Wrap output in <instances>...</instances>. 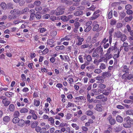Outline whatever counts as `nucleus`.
I'll return each mask as SVG.
<instances>
[{"mask_svg":"<svg viewBox=\"0 0 133 133\" xmlns=\"http://www.w3.org/2000/svg\"><path fill=\"white\" fill-rule=\"evenodd\" d=\"M99 27V25L98 24H96L95 25L93 29V30L94 31H95L98 30Z\"/></svg>","mask_w":133,"mask_h":133,"instance_id":"obj_35","label":"nucleus"},{"mask_svg":"<svg viewBox=\"0 0 133 133\" xmlns=\"http://www.w3.org/2000/svg\"><path fill=\"white\" fill-rule=\"evenodd\" d=\"M92 56L93 57H96L97 58H98L99 57V55L98 54V53L95 49L92 54Z\"/></svg>","mask_w":133,"mask_h":133,"instance_id":"obj_10","label":"nucleus"},{"mask_svg":"<svg viewBox=\"0 0 133 133\" xmlns=\"http://www.w3.org/2000/svg\"><path fill=\"white\" fill-rule=\"evenodd\" d=\"M61 19L64 22H66L68 21L66 16H62L61 17Z\"/></svg>","mask_w":133,"mask_h":133,"instance_id":"obj_41","label":"nucleus"},{"mask_svg":"<svg viewBox=\"0 0 133 133\" xmlns=\"http://www.w3.org/2000/svg\"><path fill=\"white\" fill-rule=\"evenodd\" d=\"M115 34L116 37L118 38H120L123 34L120 31H118L115 32Z\"/></svg>","mask_w":133,"mask_h":133,"instance_id":"obj_17","label":"nucleus"},{"mask_svg":"<svg viewBox=\"0 0 133 133\" xmlns=\"http://www.w3.org/2000/svg\"><path fill=\"white\" fill-rule=\"evenodd\" d=\"M120 38H121V40L122 42L124 41L127 39V38L126 36L124 34H123Z\"/></svg>","mask_w":133,"mask_h":133,"instance_id":"obj_34","label":"nucleus"},{"mask_svg":"<svg viewBox=\"0 0 133 133\" xmlns=\"http://www.w3.org/2000/svg\"><path fill=\"white\" fill-rule=\"evenodd\" d=\"M41 14L39 12H37L35 14V16L37 19H39L41 18L42 16Z\"/></svg>","mask_w":133,"mask_h":133,"instance_id":"obj_19","label":"nucleus"},{"mask_svg":"<svg viewBox=\"0 0 133 133\" xmlns=\"http://www.w3.org/2000/svg\"><path fill=\"white\" fill-rule=\"evenodd\" d=\"M93 114V113L92 111L88 110L86 112V114L88 115L89 116H91Z\"/></svg>","mask_w":133,"mask_h":133,"instance_id":"obj_53","label":"nucleus"},{"mask_svg":"<svg viewBox=\"0 0 133 133\" xmlns=\"http://www.w3.org/2000/svg\"><path fill=\"white\" fill-rule=\"evenodd\" d=\"M94 72L95 73L99 74L101 73L102 72V71L100 69H97L95 70Z\"/></svg>","mask_w":133,"mask_h":133,"instance_id":"obj_50","label":"nucleus"},{"mask_svg":"<svg viewBox=\"0 0 133 133\" xmlns=\"http://www.w3.org/2000/svg\"><path fill=\"white\" fill-rule=\"evenodd\" d=\"M99 12L98 10L95 12L92 16L90 18V20H93L97 18L99 16V15L98 14Z\"/></svg>","mask_w":133,"mask_h":133,"instance_id":"obj_3","label":"nucleus"},{"mask_svg":"<svg viewBox=\"0 0 133 133\" xmlns=\"http://www.w3.org/2000/svg\"><path fill=\"white\" fill-rule=\"evenodd\" d=\"M116 21L115 19H112L110 20V24L111 25H114L116 24Z\"/></svg>","mask_w":133,"mask_h":133,"instance_id":"obj_31","label":"nucleus"},{"mask_svg":"<svg viewBox=\"0 0 133 133\" xmlns=\"http://www.w3.org/2000/svg\"><path fill=\"white\" fill-rule=\"evenodd\" d=\"M113 50L115 51H117V54H115V57L117 58H118L119 56V49L117 47H115V45L114 46H112L108 50L107 53L106 54V56H108V54L110 53L111 51H112Z\"/></svg>","mask_w":133,"mask_h":133,"instance_id":"obj_1","label":"nucleus"},{"mask_svg":"<svg viewBox=\"0 0 133 133\" xmlns=\"http://www.w3.org/2000/svg\"><path fill=\"white\" fill-rule=\"evenodd\" d=\"M19 118L17 117H15L12 119V121L14 123H18Z\"/></svg>","mask_w":133,"mask_h":133,"instance_id":"obj_38","label":"nucleus"},{"mask_svg":"<svg viewBox=\"0 0 133 133\" xmlns=\"http://www.w3.org/2000/svg\"><path fill=\"white\" fill-rule=\"evenodd\" d=\"M127 13L129 15L132 14L133 13V11L131 10H128L126 11Z\"/></svg>","mask_w":133,"mask_h":133,"instance_id":"obj_59","label":"nucleus"},{"mask_svg":"<svg viewBox=\"0 0 133 133\" xmlns=\"http://www.w3.org/2000/svg\"><path fill=\"white\" fill-rule=\"evenodd\" d=\"M35 14H30V20L32 21L33 20L34 18V16H35Z\"/></svg>","mask_w":133,"mask_h":133,"instance_id":"obj_55","label":"nucleus"},{"mask_svg":"<svg viewBox=\"0 0 133 133\" xmlns=\"http://www.w3.org/2000/svg\"><path fill=\"white\" fill-rule=\"evenodd\" d=\"M122 26V23H119L117 24V28H121Z\"/></svg>","mask_w":133,"mask_h":133,"instance_id":"obj_58","label":"nucleus"},{"mask_svg":"<svg viewBox=\"0 0 133 133\" xmlns=\"http://www.w3.org/2000/svg\"><path fill=\"white\" fill-rule=\"evenodd\" d=\"M19 115V112L18 111H15L14 116L15 117L18 118Z\"/></svg>","mask_w":133,"mask_h":133,"instance_id":"obj_37","label":"nucleus"},{"mask_svg":"<svg viewBox=\"0 0 133 133\" xmlns=\"http://www.w3.org/2000/svg\"><path fill=\"white\" fill-rule=\"evenodd\" d=\"M128 73H125L122 76V78L123 79H126L128 76Z\"/></svg>","mask_w":133,"mask_h":133,"instance_id":"obj_56","label":"nucleus"},{"mask_svg":"<svg viewBox=\"0 0 133 133\" xmlns=\"http://www.w3.org/2000/svg\"><path fill=\"white\" fill-rule=\"evenodd\" d=\"M29 9L28 8H26L23 10L21 11H20L21 14L25 13L29 11Z\"/></svg>","mask_w":133,"mask_h":133,"instance_id":"obj_40","label":"nucleus"},{"mask_svg":"<svg viewBox=\"0 0 133 133\" xmlns=\"http://www.w3.org/2000/svg\"><path fill=\"white\" fill-rule=\"evenodd\" d=\"M112 129L111 127H109L108 129V130H106L104 132V133H110V131H111Z\"/></svg>","mask_w":133,"mask_h":133,"instance_id":"obj_45","label":"nucleus"},{"mask_svg":"<svg viewBox=\"0 0 133 133\" xmlns=\"http://www.w3.org/2000/svg\"><path fill=\"white\" fill-rule=\"evenodd\" d=\"M91 26H89L87 27L84 30V31L85 32H89L91 29Z\"/></svg>","mask_w":133,"mask_h":133,"instance_id":"obj_47","label":"nucleus"},{"mask_svg":"<svg viewBox=\"0 0 133 133\" xmlns=\"http://www.w3.org/2000/svg\"><path fill=\"white\" fill-rule=\"evenodd\" d=\"M64 46L63 45H61L60 46H57L55 47V49L57 51L61 50H63L64 48Z\"/></svg>","mask_w":133,"mask_h":133,"instance_id":"obj_29","label":"nucleus"},{"mask_svg":"<svg viewBox=\"0 0 133 133\" xmlns=\"http://www.w3.org/2000/svg\"><path fill=\"white\" fill-rule=\"evenodd\" d=\"M106 66L103 63H101V65L99 66L100 69H101L103 70L106 68Z\"/></svg>","mask_w":133,"mask_h":133,"instance_id":"obj_36","label":"nucleus"},{"mask_svg":"<svg viewBox=\"0 0 133 133\" xmlns=\"http://www.w3.org/2000/svg\"><path fill=\"white\" fill-rule=\"evenodd\" d=\"M107 119L109 121V123L111 125H114L115 124L116 121L112 117L111 115H109Z\"/></svg>","mask_w":133,"mask_h":133,"instance_id":"obj_2","label":"nucleus"},{"mask_svg":"<svg viewBox=\"0 0 133 133\" xmlns=\"http://www.w3.org/2000/svg\"><path fill=\"white\" fill-rule=\"evenodd\" d=\"M57 10V11H58V12H56V15H61L64 12V11H63V9L61 8V7H58Z\"/></svg>","mask_w":133,"mask_h":133,"instance_id":"obj_4","label":"nucleus"},{"mask_svg":"<svg viewBox=\"0 0 133 133\" xmlns=\"http://www.w3.org/2000/svg\"><path fill=\"white\" fill-rule=\"evenodd\" d=\"M85 8V7L84 6H79L78 7L77 9L78 10H83Z\"/></svg>","mask_w":133,"mask_h":133,"instance_id":"obj_60","label":"nucleus"},{"mask_svg":"<svg viewBox=\"0 0 133 133\" xmlns=\"http://www.w3.org/2000/svg\"><path fill=\"white\" fill-rule=\"evenodd\" d=\"M40 103V102L39 101L35 99H34V104L35 106L38 107Z\"/></svg>","mask_w":133,"mask_h":133,"instance_id":"obj_28","label":"nucleus"},{"mask_svg":"<svg viewBox=\"0 0 133 133\" xmlns=\"http://www.w3.org/2000/svg\"><path fill=\"white\" fill-rule=\"evenodd\" d=\"M25 123V121L22 119H19L18 123V125L21 127L23 126Z\"/></svg>","mask_w":133,"mask_h":133,"instance_id":"obj_12","label":"nucleus"},{"mask_svg":"<svg viewBox=\"0 0 133 133\" xmlns=\"http://www.w3.org/2000/svg\"><path fill=\"white\" fill-rule=\"evenodd\" d=\"M17 16L16 15L11 14L9 15L8 17V18L10 20L14 19L16 18Z\"/></svg>","mask_w":133,"mask_h":133,"instance_id":"obj_20","label":"nucleus"},{"mask_svg":"<svg viewBox=\"0 0 133 133\" xmlns=\"http://www.w3.org/2000/svg\"><path fill=\"white\" fill-rule=\"evenodd\" d=\"M10 13L14 15H20L21 13L20 11L17 9H14L10 11Z\"/></svg>","mask_w":133,"mask_h":133,"instance_id":"obj_5","label":"nucleus"},{"mask_svg":"<svg viewBox=\"0 0 133 133\" xmlns=\"http://www.w3.org/2000/svg\"><path fill=\"white\" fill-rule=\"evenodd\" d=\"M128 38L131 44L132 45H133V37L129 36Z\"/></svg>","mask_w":133,"mask_h":133,"instance_id":"obj_43","label":"nucleus"},{"mask_svg":"<svg viewBox=\"0 0 133 133\" xmlns=\"http://www.w3.org/2000/svg\"><path fill=\"white\" fill-rule=\"evenodd\" d=\"M131 119L130 117L128 116L124 119V121H125L127 123L130 125Z\"/></svg>","mask_w":133,"mask_h":133,"instance_id":"obj_27","label":"nucleus"},{"mask_svg":"<svg viewBox=\"0 0 133 133\" xmlns=\"http://www.w3.org/2000/svg\"><path fill=\"white\" fill-rule=\"evenodd\" d=\"M70 39V36L69 35L66 36L64 38H61V42L64 41L65 40L68 41Z\"/></svg>","mask_w":133,"mask_h":133,"instance_id":"obj_26","label":"nucleus"},{"mask_svg":"<svg viewBox=\"0 0 133 133\" xmlns=\"http://www.w3.org/2000/svg\"><path fill=\"white\" fill-rule=\"evenodd\" d=\"M15 107L13 104H11L9 107V109L11 111H13L14 110Z\"/></svg>","mask_w":133,"mask_h":133,"instance_id":"obj_30","label":"nucleus"},{"mask_svg":"<svg viewBox=\"0 0 133 133\" xmlns=\"http://www.w3.org/2000/svg\"><path fill=\"white\" fill-rule=\"evenodd\" d=\"M117 121L119 123H122L123 121V118L119 115H118L116 117Z\"/></svg>","mask_w":133,"mask_h":133,"instance_id":"obj_13","label":"nucleus"},{"mask_svg":"<svg viewBox=\"0 0 133 133\" xmlns=\"http://www.w3.org/2000/svg\"><path fill=\"white\" fill-rule=\"evenodd\" d=\"M54 42V41L52 39H49L47 42L48 44L51 45Z\"/></svg>","mask_w":133,"mask_h":133,"instance_id":"obj_54","label":"nucleus"},{"mask_svg":"<svg viewBox=\"0 0 133 133\" xmlns=\"http://www.w3.org/2000/svg\"><path fill=\"white\" fill-rule=\"evenodd\" d=\"M123 69L122 71L123 72H125V73H129V69L127 68V66L126 65H124L123 67Z\"/></svg>","mask_w":133,"mask_h":133,"instance_id":"obj_15","label":"nucleus"},{"mask_svg":"<svg viewBox=\"0 0 133 133\" xmlns=\"http://www.w3.org/2000/svg\"><path fill=\"white\" fill-rule=\"evenodd\" d=\"M133 18V16L132 15H130L129 17H125L124 19V20L126 22H129L131 21Z\"/></svg>","mask_w":133,"mask_h":133,"instance_id":"obj_11","label":"nucleus"},{"mask_svg":"<svg viewBox=\"0 0 133 133\" xmlns=\"http://www.w3.org/2000/svg\"><path fill=\"white\" fill-rule=\"evenodd\" d=\"M102 106L100 104H97L96 105V107L95 108V109L99 112L102 111Z\"/></svg>","mask_w":133,"mask_h":133,"instance_id":"obj_6","label":"nucleus"},{"mask_svg":"<svg viewBox=\"0 0 133 133\" xmlns=\"http://www.w3.org/2000/svg\"><path fill=\"white\" fill-rule=\"evenodd\" d=\"M83 13V11H79L75 12L74 13V15L76 16H79L82 15Z\"/></svg>","mask_w":133,"mask_h":133,"instance_id":"obj_25","label":"nucleus"},{"mask_svg":"<svg viewBox=\"0 0 133 133\" xmlns=\"http://www.w3.org/2000/svg\"><path fill=\"white\" fill-rule=\"evenodd\" d=\"M38 124V122L37 121H35L32 123L31 125L32 128H35L37 125Z\"/></svg>","mask_w":133,"mask_h":133,"instance_id":"obj_21","label":"nucleus"},{"mask_svg":"<svg viewBox=\"0 0 133 133\" xmlns=\"http://www.w3.org/2000/svg\"><path fill=\"white\" fill-rule=\"evenodd\" d=\"M3 121L5 122H8L10 121V118L8 116H6L3 118Z\"/></svg>","mask_w":133,"mask_h":133,"instance_id":"obj_23","label":"nucleus"},{"mask_svg":"<svg viewBox=\"0 0 133 133\" xmlns=\"http://www.w3.org/2000/svg\"><path fill=\"white\" fill-rule=\"evenodd\" d=\"M96 80L99 81V82L101 83H103L104 82V80L103 79V77L102 76H97L96 78Z\"/></svg>","mask_w":133,"mask_h":133,"instance_id":"obj_16","label":"nucleus"},{"mask_svg":"<svg viewBox=\"0 0 133 133\" xmlns=\"http://www.w3.org/2000/svg\"><path fill=\"white\" fill-rule=\"evenodd\" d=\"M86 59L88 62H91L92 59L90 55H88Z\"/></svg>","mask_w":133,"mask_h":133,"instance_id":"obj_49","label":"nucleus"},{"mask_svg":"<svg viewBox=\"0 0 133 133\" xmlns=\"http://www.w3.org/2000/svg\"><path fill=\"white\" fill-rule=\"evenodd\" d=\"M48 11V9L47 8H44L41 11V13L43 14H45L46 13V12Z\"/></svg>","mask_w":133,"mask_h":133,"instance_id":"obj_39","label":"nucleus"},{"mask_svg":"<svg viewBox=\"0 0 133 133\" xmlns=\"http://www.w3.org/2000/svg\"><path fill=\"white\" fill-rule=\"evenodd\" d=\"M34 4L36 6H39L41 4V2L38 0L34 2Z\"/></svg>","mask_w":133,"mask_h":133,"instance_id":"obj_18","label":"nucleus"},{"mask_svg":"<svg viewBox=\"0 0 133 133\" xmlns=\"http://www.w3.org/2000/svg\"><path fill=\"white\" fill-rule=\"evenodd\" d=\"M98 87L99 88L102 89H104L106 87L105 85L104 84L102 83H101L98 85Z\"/></svg>","mask_w":133,"mask_h":133,"instance_id":"obj_24","label":"nucleus"},{"mask_svg":"<svg viewBox=\"0 0 133 133\" xmlns=\"http://www.w3.org/2000/svg\"><path fill=\"white\" fill-rule=\"evenodd\" d=\"M96 50L97 51L98 53H99L101 55H103V48L101 46H99L96 49Z\"/></svg>","mask_w":133,"mask_h":133,"instance_id":"obj_7","label":"nucleus"},{"mask_svg":"<svg viewBox=\"0 0 133 133\" xmlns=\"http://www.w3.org/2000/svg\"><path fill=\"white\" fill-rule=\"evenodd\" d=\"M54 119L51 117L49 118L48 119V121H49L50 122V123L51 124H54Z\"/></svg>","mask_w":133,"mask_h":133,"instance_id":"obj_44","label":"nucleus"},{"mask_svg":"<svg viewBox=\"0 0 133 133\" xmlns=\"http://www.w3.org/2000/svg\"><path fill=\"white\" fill-rule=\"evenodd\" d=\"M22 20L19 19H17L15 20L14 21V23L15 24H18L22 22Z\"/></svg>","mask_w":133,"mask_h":133,"instance_id":"obj_51","label":"nucleus"},{"mask_svg":"<svg viewBox=\"0 0 133 133\" xmlns=\"http://www.w3.org/2000/svg\"><path fill=\"white\" fill-rule=\"evenodd\" d=\"M28 111V109L26 108H23L20 110V112L21 113H25L27 112Z\"/></svg>","mask_w":133,"mask_h":133,"instance_id":"obj_22","label":"nucleus"},{"mask_svg":"<svg viewBox=\"0 0 133 133\" xmlns=\"http://www.w3.org/2000/svg\"><path fill=\"white\" fill-rule=\"evenodd\" d=\"M119 18H123L126 16V14L123 11H122L119 13Z\"/></svg>","mask_w":133,"mask_h":133,"instance_id":"obj_14","label":"nucleus"},{"mask_svg":"<svg viewBox=\"0 0 133 133\" xmlns=\"http://www.w3.org/2000/svg\"><path fill=\"white\" fill-rule=\"evenodd\" d=\"M46 131V128H42L40 129V133H44Z\"/></svg>","mask_w":133,"mask_h":133,"instance_id":"obj_61","label":"nucleus"},{"mask_svg":"<svg viewBox=\"0 0 133 133\" xmlns=\"http://www.w3.org/2000/svg\"><path fill=\"white\" fill-rule=\"evenodd\" d=\"M42 9V8L41 6H36L35 8V10L37 11H41Z\"/></svg>","mask_w":133,"mask_h":133,"instance_id":"obj_52","label":"nucleus"},{"mask_svg":"<svg viewBox=\"0 0 133 133\" xmlns=\"http://www.w3.org/2000/svg\"><path fill=\"white\" fill-rule=\"evenodd\" d=\"M74 25L75 28L78 29V27L80 26V23L78 22H76L74 23Z\"/></svg>","mask_w":133,"mask_h":133,"instance_id":"obj_63","label":"nucleus"},{"mask_svg":"<svg viewBox=\"0 0 133 133\" xmlns=\"http://www.w3.org/2000/svg\"><path fill=\"white\" fill-rule=\"evenodd\" d=\"M104 97V95H98L96 97V98L97 99H101Z\"/></svg>","mask_w":133,"mask_h":133,"instance_id":"obj_64","label":"nucleus"},{"mask_svg":"<svg viewBox=\"0 0 133 133\" xmlns=\"http://www.w3.org/2000/svg\"><path fill=\"white\" fill-rule=\"evenodd\" d=\"M7 7L9 9H13L14 8V5L11 3H9L7 4Z\"/></svg>","mask_w":133,"mask_h":133,"instance_id":"obj_46","label":"nucleus"},{"mask_svg":"<svg viewBox=\"0 0 133 133\" xmlns=\"http://www.w3.org/2000/svg\"><path fill=\"white\" fill-rule=\"evenodd\" d=\"M1 6L2 8L4 10H5L6 8V4L4 2L2 3L1 4Z\"/></svg>","mask_w":133,"mask_h":133,"instance_id":"obj_33","label":"nucleus"},{"mask_svg":"<svg viewBox=\"0 0 133 133\" xmlns=\"http://www.w3.org/2000/svg\"><path fill=\"white\" fill-rule=\"evenodd\" d=\"M132 8V6L130 4H128L125 6V8L126 10H129Z\"/></svg>","mask_w":133,"mask_h":133,"instance_id":"obj_57","label":"nucleus"},{"mask_svg":"<svg viewBox=\"0 0 133 133\" xmlns=\"http://www.w3.org/2000/svg\"><path fill=\"white\" fill-rule=\"evenodd\" d=\"M112 16V10L110 11L108 15V17L109 19H111Z\"/></svg>","mask_w":133,"mask_h":133,"instance_id":"obj_48","label":"nucleus"},{"mask_svg":"<svg viewBox=\"0 0 133 133\" xmlns=\"http://www.w3.org/2000/svg\"><path fill=\"white\" fill-rule=\"evenodd\" d=\"M91 91L92 92H91L90 95L92 96H93L95 95H98L99 94V92L97 91L96 89H92L91 90Z\"/></svg>","mask_w":133,"mask_h":133,"instance_id":"obj_8","label":"nucleus"},{"mask_svg":"<svg viewBox=\"0 0 133 133\" xmlns=\"http://www.w3.org/2000/svg\"><path fill=\"white\" fill-rule=\"evenodd\" d=\"M102 75L103 76H106L107 77H109L111 75V74L108 72H107L103 74Z\"/></svg>","mask_w":133,"mask_h":133,"instance_id":"obj_42","label":"nucleus"},{"mask_svg":"<svg viewBox=\"0 0 133 133\" xmlns=\"http://www.w3.org/2000/svg\"><path fill=\"white\" fill-rule=\"evenodd\" d=\"M127 115H133V110L132 109L128 110L126 112Z\"/></svg>","mask_w":133,"mask_h":133,"instance_id":"obj_32","label":"nucleus"},{"mask_svg":"<svg viewBox=\"0 0 133 133\" xmlns=\"http://www.w3.org/2000/svg\"><path fill=\"white\" fill-rule=\"evenodd\" d=\"M72 117V115L70 113H68L67 114L66 118L68 119H69Z\"/></svg>","mask_w":133,"mask_h":133,"instance_id":"obj_62","label":"nucleus"},{"mask_svg":"<svg viewBox=\"0 0 133 133\" xmlns=\"http://www.w3.org/2000/svg\"><path fill=\"white\" fill-rule=\"evenodd\" d=\"M2 103L4 104V106L7 107L10 104V101H8L6 98L4 100H2Z\"/></svg>","mask_w":133,"mask_h":133,"instance_id":"obj_9","label":"nucleus"}]
</instances>
